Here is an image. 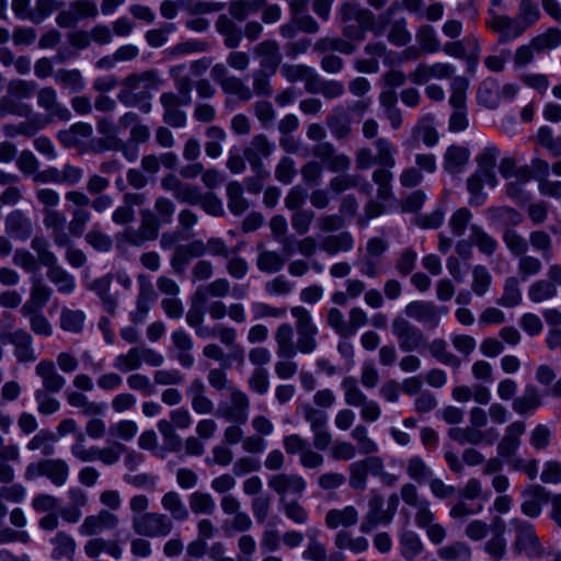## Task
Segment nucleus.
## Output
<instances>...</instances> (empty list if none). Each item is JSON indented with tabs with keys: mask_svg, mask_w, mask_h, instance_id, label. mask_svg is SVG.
Listing matches in <instances>:
<instances>
[{
	"mask_svg": "<svg viewBox=\"0 0 561 561\" xmlns=\"http://www.w3.org/2000/svg\"><path fill=\"white\" fill-rule=\"evenodd\" d=\"M403 8L402 2L396 0L378 16L367 8H362L352 2L341 3L336 19L342 24L341 33L350 39L362 42L369 31L375 36H380L386 31L393 15Z\"/></svg>",
	"mask_w": 561,
	"mask_h": 561,
	"instance_id": "1",
	"label": "nucleus"
},
{
	"mask_svg": "<svg viewBox=\"0 0 561 561\" xmlns=\"http://www.w3.org/2000/svg\"><path fill=\"white\" fill-rule=\"evenodd\" d=\"M161 84L162 79L156 69L129 73L121 82L117 100L125 106L137 107L148 114L152 107V91L158 90Z\"/></svg>",
	"mask_w": 561,
	"mask_h": 561,
	"instance_id": "2",
	"label": "nucleus"
},
{
	"mask_svg": "<svg viewBox=\"0 0 561 561\" xmlns=\"http://www.w3.org/2000/svg\"><path fill=\"white\" fill-rule=\"evenodd\" d=\"M69 466L61 458H43L26 466L24 477L26 480L47 478L54 485L62 486L69 477Z\"/></svg>",
	"mask_w": 561,
	"mask_h": 561,
	"instance_id": "3",
	"label": "nucleus"
},
{
	"mask_svg": "<svg viewBox=\"0 0 561 561\" xmlns=\"http://www.w3.org/2000/svg\"><path fill=\"white\" fill-rule=\"evenodd\" d=\"M131 527L135 534L145 538L168 537L174 524L168 514L147 512L142 515L131 516Z\"/></svg>",
	"mask_w": 561,
	"mask_h": 561,
	"instance_id": "4",
	"label": "nucleus"
},
{
	"mask_svg": "<svg viewBox=\"0 0 561 561\" xmlns=\"http://www.w3.org/2000/svg\"><path fill=\"white\" fill-rule=\"evenodd\" d=\"M515 533V539L512 549L516 554L524 553L528 558H539L543 553V548L535 527L527 520L513 518L511 520Z\"/></svg>",
	"mask_w": 561,
	"mask_h": 561,
	"instance_id": "5",
	"label": "nucleus"
},
{
	"mask_svg": "<svg viewBox=\"0 0 561 561\" xmlns=\"http://www.w3.org/2000/svg\"><path fill=\"white\" fill-rule=\"evenodd\" d=\"M65 198L72 204L67 229L71 237L79 238L84 233L92 219V214L89 210L90 197L81 191H68Z\"/></svg>",
	"mask_w": 561,
	"mask_h": 561,
	"instance_id": "6",
	"label": "nucleus"
},
{
	"mask_svg": "<svg viewBox=\"0 0 561 561\" xmlns=\"http://www.w3.org/2000/svg\"><path fill=\"white\" fill-rule=\"evenodd\" d=\"M391 332L398 341L399 348L404 353L420 351L426 346L424 332L402 316H397L392 320Z\"/></svg>",
	"mask_w": 561,
	"mask_h": 561,
	"instance_id": "7",
	"label": "nucleus"
},
{
	"mask_svg": "<svg viewBox=\"0 0 561 561\" xmlns=\"http://www.w3.org/2000/svg\"><path fill=\"white\" fill-rule=\"evenodd\" d=\"M448 312L445 306H437L433 301L413 300L404 308L408 318L424 324L430 329H435L440 322L442 316Z\"/></svg>",
	"mask_w": 561,
	"mask_h": 561,
	"instance_id": "8",
	"label": "nucleus"
},
{
	"mask_svg": "<svg viewBox=\"0 0 561 561\" xmlns=\"http://www.w3.org/2000/svg\"><path fill=\"white\" fill-rule=\"evenodd\" d=\"M273 150L274 145L263 134L253 136L243 150V157L260 178H268L270 175V172L264 168L263 159L268 158Z\"/></svg>",
	"mask_w": 561,
	"mask_h": 561,
	"instance_id": "9",
	"label": "nucleus"
},
{
	"mask_svg": "<svg viewBox=\"0 0 561 561\" xmlns=\"http://www.w3.org/2000/svg\"><path fill=\"white\" fill-rule=\"evenodd\" d=\"M268 488L278 495V502L289 495L300 497L307 489L304 477L297 473L279 472L272 474L267 480Z\"/></svg>",
	"mask_w": 561,
	"mask_h": 561,
	"instance_id": "10",
	"label": "nucleus"
},
{
	"mask_svg": "<svg viewBox=\"0 0 561 561\" xmlns=\"http://www.w3.org/2000/svg\"><path fill=\"white\" fill-rule=\"evenodd\" d=\"M126 446L119 442H113L105 447L90 446L89 448L77 447L73 450V457L82 462H92L100 460L105 466L117 463L125 453Z\"/></svg>",
	"mask_w": 561,
	"mask_h": 561,
	"instance_id": "11",
	"label": "nucleus"
},
{
	"mask_svg": "<svg viewBox=\"0 0 561 561\" xmlns=\"http://www.w3.org/2000/svg\"><path fill=\"white\" fill-rule=\"evenodd\" d=\"M350 486L354 490L363 491L367 485L368 474L381 476L383 473V460L378 456H367L366 458L350 465Z\"/></svg>",
	"mask_w": 561,
	"mask_h": 561,
	"instance_id": "12",
	"label": "nucleus"
},
{
	"mask_svg": "<svg viewBox=\"0 0 561 561\" xmlns=\"http://www.w3.org/2000/svg\"><path fill=\"white\" fill-rule=\"evenodd\" d=\"M39 108L47 114L48 122H69L72 117L70 110L58 101L57 91L53 87H43L36 92Z\"/></svg>",
	"mask_w": 561,
	"mask_h": 561,
	"instance_id": "13",
	"label": "nucleus"
},
{
	"mask_svg": "<svg viewBox=\"0 0 561 561\" xmlns=\"http://www.w3.org/2000/svg\"><path fill=\"white\" fill-rule=\"evenodd\" d=\"M383 496L375 491L368 501V511L360 523V531L371 533L379 525H389L393 519V512L383 508Z\"/></svg>",
	"mask_w": 561,
	"mask_h": 561,
	"instance_id": "14",
	"label": "nucleus"
},
{
	"mask_svg": "<svg viewBox=\"0 0 561 561\" xmlns=\"http://www.w3.org/2000/svg\"><path fill=\"white\" fill-rule=\"evenodd\" d=\"M486 24L499 35L500 43H508L526 31L525 25L516 18L499 14L493 9H489Z\"/></svg>",
	"mask_w": 561,
	"mask_h": 561,
	"instance_id": "15",
	"label": "nucleus"
},
{
	"mask_svg": "<svg viewBox=\"0 0 561 561\" xmlns=\"http://www.w3.org/2000/svg\"><path fill=\"white\" fill-rule=\"evenodd\" d=\"M0 341L14 346V356L21 363H30L36 359L33 350V337L24 329L0 332Z\"/></svg>",
	"mask_w": 561,
	"mask_h": 561,
	"instance_id": "16",
	"label": "nucleus"
},
{
	"mask_svg": "<svg viewBox=\"0 0 561 561\" xmlns=\"http://www.w3.org/2000/svg\"><path fill=\"white\" fill-rule=\"evenodd\" d=\"M137 282L138 295L136 298V309L130 313V320L134 323H141L146 319L158 296L147 275L139 274L137 276Z\"/></svg>",
	"mask_w": 561,
	"mask_h": 561,
	"instance_id": "17",
	"label": "nucleus"
},
{
	"mask_svg": "<svg viewBox=\"0 0 561 561\" xmlns=\"http://www.w3.org/2000/svg\"><path fill=\"white\" fill-rule=\"evenodd\" d=\"M230 405L219 409L218 414L228 422L245 424L249 419L250 400L247 393L237 387H229Z\"/></svg>",
	"mask_w": 561,
	"mask_h": 561,
	"instance_id": "18",
	"label": "nucleus"
},
{
	"mask_svg": "<svg viewBox=\"0 0 561 561\" xmlns=\"http://www.w3.org/2000/svg\"><path fill=\"white\" fill-rule=\"evenodd\" d=\"M253 55L259 59V70L276 73L282 64L283 56L275 39H264L253 47Z\"/></svg>",
	"mask_w": 561,
	"mask_h": 561,
	"instance_id": "19",
	"label": "nucleus"
},
{
	"mask_svg": "<svg viewBox=\"0 0 561 561\" xmlns=\"http://www.w3.org/2000/svg\"><path fill=\"white\" fill-rule=\"evenodd\" d=\"M119 524V518L107 510H101L98 514L89 515L79 527L82 536H95L104 530L115 529Z\"/></svg>",
	"mask_w": 561,
	"mask_h": 561,
	"instance_id": "20",
	"label": "nucleus"
},
{
	"mask_svg": "<svg viewBox=\"0 0 561 561\" xmlns=\"http://www.w3.org/2000/svg\"><path fill=\"white\" fill-rule=\"evenodd\" d=\"M524 501L520 511L530 518H537L542 512V506L550 501V493L539 484L528 485L523 492Z\"/></svg>",
	"mask_w": 561,
	"mask_h": 561,
	"instance_id": "21",
	"label": "nucleus"
},
{
	"mask_svg": "<svg viewBox=\"0 0 561 561\" xmlns=\"http://www.w3.org/2000/svg\"><path fill=\"white\" fill-rule=\"evenodd\" d=\"M456 72V67L449 62H436L434 65L420 64L409 75L410 80L415 84H424L431 79H450Z\"/></svg>",
	"mask_w": 561,
	"mask_h": 561,
	"instance_id": "22",
	"label": "nucleus"
},
{
	"mask_svg": "<svg viewBox=\"0 0 561 561\" xmlns=\"http://www.w3.org/2000/svg\"><path fill=\"white\" fill-rule=\"evenodd\" d=\"M42 214L43 224L45 228L50 231L54 243L59 248L69 245L71 236L69 234V231H66V216L57 209L42 210Z\"/></svg>",
	"mask_w": 561,
	"mask_h": 561,
	"instance_id": "23",
	"label": "nucleus"
},
{
	"mask_svg": "<svg viewBox=\"0 0 561 561\" xmlns=\"http://www.w3.org/2000/svg\"><path fill=\"white\" fill-rule=\"evenodd\" d=\"M4 228L8 236L21 241L30 239L34 230L31 218L20 209H14L7 215Z\"/></svg>",
	"mask_w": 561,
	"mask_h": 561,
	"instance_id": "24",
	"label": "nucleus"
},
{
	"mask_svg": "<svg viewBox=\"0 0 561 561\" xmlns=\"http://www.w3.org/2000/svg\"><path fill=\"white\" fill-rule=\"evenodd\" d=\"M325 124L335 140H345L352 135V119L347 110L342 105L332 108L327 116Z\"/></svg>",
	"mask_w": 561,
	"mask_h": 561,
	"instance_id": "25",
	"label": "nucleus"
},
{
	"mask_svg": "<svg viewBox=\"0 0 561 561\" xmlns=\"http://www.w3.org/2000/svg\"><path fill=\"white\" fill-rule=\"evenodd\" d=\"M526 425L523 421H515L505 428V434L497 444L500 457L510 458L515 455L519 445L520 436L525 433Z\"/></svg>",
	"mask_w": 561,
	"mask_h": 561,
	"instance_id": "26",
	"label": "nucleus"
},
{
	"mask_svg": "<svg viewBox=\"0 0 561 561\" xmlns=\"http://www.w3.org/2000/svg\"><path fill=\"white\" fill-rule=\"evenodd\" d=\"M171 340L174 348L178 351L176 359L179 364L184 368H191L195 362L191 353L194 346L191 335L180 329L172 332Z\"/></svg>",
	"mask_w": 561,
	"mask_h": 561,
	"instance_id": "27",
	"label": "nucleus"
},
{
	"mask_svg": "<svg viewBox=\"0 0 561 561\" xmlns=\"http://www.w3.org/2000/svg\"><path fill=\"white\" fill-rule=\"evenodd\" d=\"M35 373L41 377L43 387L48 392L57 393L66 383L65 378L58 374L51 360H41L35 367Z\"/></svg>",
	"mask_w": 561,
	"mask_h": 561,
	"instance_id": "28",
	"label": "nucleus"
},
{
	"mask_svg": "<svg viewBox=\"0 0 561 561\" xmlns=\"http://www.w3.org/2000/svg\"><path fill=\"white\" fill-rule=\"evenodd\" d=\"M357 522L358 512L353 505L329 510L324 517L325 526L330 529H336L339 527L348 528L356 525Z\"/></svg>",
	"mask_w": 561,
	"mask_h": 561,
	"instance_id": "29",
	"label": "nucleus"
},
{
	"mask_svg": "<svg viewBox=\"0 0 561 561\" xmlns=\"http://www.w3.org/2000/svg\"><path fill=\"white\" fill-rule=\"evenodd\" d=\"M112 277L105 275L94 279L90 284V289L93 290L100 298L104 310L111 316H115L117 308V294L111 293Z\"/></svg>",
	"mask_w": 561,
	"mask_h": 561,
	"instance_id": "30",
	"label": "nucleus"
},
{
	"mask_svg": "<svg viewBox=\"0 0 561 561\" xmlns=\"http://www.w3.org/2000/svg\"><path fill=\"white\" fill-rule=\"evenodd\" d=\"M216 31L224 36V44L229 49L239 47L242 35L240 27L227 14H220L215 23Z\"/></svg>",
	"mask_w": 561,
	"mask_h": 561,
	"instance_id": "31",
	"label": "nucleus"
},
{
	"mask_svg": "<svg viewBox=\"0 0 561 561\" xmlns=\"http://www.w3.org/2000/svg\"><path fill=\"white\" fill-rule=\"evenodd\" d=\"M51 295V287L46 285L39 276H32L30 298L21 308H25V310L27 308L42 309L47 305Z\"/></svg>",
	"mask_w": 561,
	"mask_h": 561,
	"instance_id": "32",
	"label": "nucleus"
},
{
	"mask_svg": "<svg viewBox=\"0 0 561 561\" xmlns=\"http://www.w3.org/2000/svg\"><path fill=\"white\" fill-rule=\"evenodd\" d=\"M399 550L405 561H414L424 551V543L415 531L402 530L399 535Z\"/></svg>",
	"mask_w": 561,
	"mask_h": 561,
	"instance_id": "33",
	"label": "nucleus"
},
{
	"mask_svg": "<svg viewBox=\"0 0 561 561\" xmlns=\"http://www.w3.org/2000/svg\"><path fill=\"white\" fill-rule=\"evenodd\" d=\"M51 558L54 560H72L76 553L77 543L72 536L65 531H58L51 539Z\"/></svg>",
	"mask_w": 561,
	"mask_h": 561,
	"instance_id": "34",
	"label": "nucleus"
},
{
	"mask_svg": "<svg viewBox=\"0 0 561 561\" xmlns=\"http://www.w3.org/2000/svg\"><path fill=\"white\" fill-rule=\"evenodd\" d=\"M257 251L256 267L261 272L274 274L282 271L285 265V259L280 253L273 250H266L263 243L257 245Z\"/></svg>",
	"mask_w": 561,
	"mask_h": 561,
	"instance_id": "35",
	"label": "nucleus"
},
{
	"mask_svg": "<svg viewBox=\"0 0 561 561\" xmlns=\"http://www.w3.org/2000/svg\"><path fill=\"white\" fill-rule=\"evenodd\" d=\"M320 248L329 255L348 252L354 248V238L348 231L329 234L322 239Z\"/></svg>",
	"mask_w": 561,
	"mask_h": 561,
	"instance_id": "36",
	"label": "nucleus"
},
{
	"mask_svg": "<svg viewBox=\"0 0 561 561\" xmlns=\"http://www.w3.org/2000/svg\"><path fill=\"white\" fill-rule=\"evenodd\" d=\"M542 400L534 385H527L524 393L513 400V410L518 414H527L541 407Z\"/></svg>",
	"mask_w": 561,
	"mask_h": 561,
	"instance_id": "37",
	"label": "nucleus"
},
{
	"mask_svg": "<svg viewBox=\"0 0 561 561\" xmlns=\"http://www.w3.org/2000/svg\"><path fill=\"white\" fill-rule=\"evenodd\" d=\"M294 330L289 323H282L277 327L274 337L276 342V355L278 358L294 357Z\"/></svg>",
	"mask_w": 561,
	"mask_h": 561,
	"instance_id": "38",
	"label": "nucleus"
},
{
	"mask_svg": "<svg viewBox=\"0 0 561 561\" xmlns=\"http://www.w3.org/2000/svg\"><path fill=\"white\" fill-rule=\"evenodd\" d=\"M470 152L462 146H449L444 153V169L454 174L459 173L469 161Z\"/></svg>",
	"mask_w": 561,
	"mask_h": 561,
	"instance_id": "39",
	"label": "nucleus"
},
{
	"mask_svg": "<svg viewBox=\"0 0 561 561\" xmlns=\"http://www.w3.org/2000/svg\"><path fill=\"white\" fill-rule=\"evenodd\" d=\"M161 505L170 514L171 519L184 522L188 518V510L176 491L164 493L161 497Z\"/></svg>",
	"mask_w": 561,
	"mask_h": 561,
	"instance_id": "40",
	"label": "nucleus"
},
{
	"mask_svg": "<svg viewBox=\"0 0 561 561\" xmlns=\"http://www.w3.org/2000/svg\"><path fill=\"white\" fill-rule=\"evenodd\" d=\"M84 553L89 558H98L102 552H106L114 559H119L122 556V548L113 540H105L101 537L89 539L84 547Z\"/></svg>",
	"mask_w": 561,
	"mask_h": 561,
	"instance_id": "41",
	"label": "nucleus"
},
{
	"mask_svg": "<svg viewBox=\"0 0 561 561\" xmlns=\"http://www.w3.org/2000/svg\"><path fill=\"white\" fill-rule=\"evenodd\" d=\"M488 219L496 225L514 227L523 221V216L508 206L490 207L486 209Z\"/></svg>",
	"mask_w": 561,
	"mask_h": 561,
	"instance_id": "42",
	"label": "nucleus"
},
{
	"mask_svg": "<svg viewBox=\"0 0 561 561\" xmlns=\"http://www.w3.org/2000/svg\"><path fill=\"white\" fill-rule=\"evenodd\" d=\"M230 289L231 287L228 279L216 278L206 286L198 287L194 293V300H198L203 304L208 299V297L224 298L229 295Z\"/></svg>",
	"mask_w": 561,
	"mask_h": 561,
	"instance_id": "43",
	"label": "nucleus"
},
{
	"mask_svg": "<svg viewBox=\"0 0 561 561\" xmlns=\"http://www.w3.org/2000/svg\"><path fill=\"white\" fill-rule=\"evenodd\" d=\"M266 0H233L228 4L229 18L244 21L250 14L256 13L265 7Z\"/></svg>",
	"mask_w": 561,
	"mask_h": 561,
	"instance_id": "44",
	"label": "nucleus"
},
{
	"mask_svg": "<svg viewBox=\"0 0 561 561\" xmlns=\"http://www.w3.org/2000/svg\"><path fill=\"white\" fill-rule=\"evenodd\" d=\"M67 402L73 407L81 409L87 416L101 415L105 411V404L90 401L87 396L78 391L67 392Z\"/></svg>",
	"mask_w": 561,
	"mask_h": 561,
	"instance_id": "45",
	"label": "nucleus"
},
{
	"mask_svg": "<svg viewBox=\"0 0 561 561\" xmlns=\"http://www.w3.org/2000/svg\"><path fill=\"white\" fill-rule=\"evenodd\" d=\"M477 98L481 105L491 110L496 108L501 100V87L497 81L484 80L478 89Z\"/></svg>",
	"mask_w": 561,
	"mask_h": 561,
	"instance_id": "46",
	"label": "nucleus"
},
{
	"mask_svg": "<svg viewBox=\"0 0 561 561\" xmlns=\"http://www.w3.org/2000/svg\"><path fill=\"white\" fill-rule=\"evenodd\" d=\"M228 209L236 216L244 214L250 204L243 196V187L241 183L233 181L227 185Z\"/></svg>",
	"mask_w": 561,
	"mask_h": 561,
	"instance_id": "47",
	"label": "nucleus"
},
{
	"mask_svg": "<svg viewBox=\"0 0 561 561\" xmlns=\"http://www.w3.org/2000/svg\"><path fill=\"white\" fill-rule=\"evenodd\" d=\"M387 28V39L390 44L402 47L411 42L412 36L408 30V22L405 18L390 20Z\"/></svg>",
	"mask_w": 561,
	"mask_h": 561,
	"instance_id": "48",
	"label": "nucleus"
},
{
	"mask_svg": "<svg viewBox=\"0 0 561 561\" xmlns=\"http://www.w3.org/2000/svg\"><path fill=\"white\" fill-rule=\"evenodd\" d=\"M47 278L57 286L61 294H70L76 288V280L62 266L56 263L47 270Z\"/></svg>",
	"mask_w": 561,
	"mask_h": 561,
	"instance_id": "49",
	"label": "nucleus"
},
{
	"mask_svg": "<svg viewBox=\"0 0 561 561\" xmlns=\"http://www.w3.org/2000/svg\"><path fill=\"white\" fill-rule=\"evenodd\" d=\"M31 249L36 253L35 257L39 266H45L48 270L58 263L57 256L50 250V244L45 237L35 236L31 241Z\"/></svg>",
	"mask_w": 561,
	"mask_h": 561,
	"instance_id": "50",
	"label": "nucleus"
},
{
	"mask_svg": "<svg viewBox=\"0 0 561 561\" xmlns=\"http://www.w3.org/2000/svg\"><path fill=\"white\" fill-rule=\"evenodd\" d=\"M413 137L421 138L427 147H433L438 142V133L434 127V116L427 114L423 116L412 131Z\"/></svg>",
	"mask_w": 561,
	"mask_h": 561,
	"instance_id": "51",
	"label": "nucleus"
},
{
	"mask_svg": "<svg viewBox=\"0 0 561 561\" xmlns=\"http://www.w3.org/2000/svg\"><path fill=\"white\" fill-rule=\"evenodd\" d=\"M85 313L82 310H73L64 307L60 312V329L75 334L83 331Z\"/></svg>",
	"mask_w": 561,
	"mask_h": 561,
	"instance_id": "52",
	"label": "nucleus"
},
{
	"mask_svg": "<svg viewBox=\"0 0 561 561\" xmlns=\"http://www.w3.org/2000/svg\"><path fill=\"white\" fill-rule=\"evenodd\" d=\"M447 347V342L443 339H434L428 344V351L434 358L444 365L458 369L461 365V360L458 356L448 352Z\"/></svg>",
	"mask_w": 561,
	"mask_h": 561,
	"instance_id": "53",
	"label": "nucleus"
},
{
	"mask_svg": "<svg viewBox=\"0 0 561 561\" xmlns=\"http://www.w3.org/2000/svg\"><path fill=\"white\" fill-rule=\"evenodd\" d=\"M55 81L71 93L80 92L85 83L78 69H58L55 73Z\"/></svg>",
	"mask_w": 561,
	"mask_h": 561,
	"instance_id": "54",
	"label": "nucleus"
},
{
	"mask_svg": "<svg viewBox=\"0 0 561 561\" xmlns=\"http://www.w3.org/2000/svg\"><path fill=\"white\" fill-rule=\"evenodd\" d=\"M334 545L337 549H348L353 553H363L367 551L369 543L365 537H353L346 530H340L334 537Z\"/></svg>",
	"mask_w": 561,
	"mask_h": 561,
	"instance_id": "55",
	"label": "nucleus"
},
{
	"mask_svg": "<svg viewBox=\"0 0 561 561\" xmlns=\"http://www.w3.org/2000/svg\"><path fill=\"white\" fill-rule=\"evenodd\" d=\"M341 388L344 392V401L347 405L359 407L367 400L366 394L358 386V381L353 376H346L341 381Z\"/></svg>",
	"mask_w": 561,
	"mask_h": 561,
	"instance_id": "56",
	"label": "nucleus"
},
{
	"mask_svg": "<svg viewBox=\"0 0 561 561\" xmlns=\"http://www.w3.org/2000/svg\"><path fill=\"white\" fill-rule=\"evenodd\" d=\"M221 91L228 95H236L240 102H249L252 91L239 77L230 75L220 85Z\"/></svg>",
	"mask_w": 561,
	"mask_h": 561,
	"instance_id": "57",
	"label": "nucleus"
},
{
	"mask_svg": "<svg viewBox=\"0 0 561 561\" xmlns=\"http://www.w3.org/2000/svg\"><path fill=\"white\" fill-rule=\"evenodd\" d=\"M21 313L30 319V328L35 334L43 336L53 334L51 325L42 309L21 308Z\"/></svg>",
	"mask_w": 561,
	"mask_h": 561,
	"instance_id": "58",
	"label": "nucleus"
},
{
	"mask_svg": "<svg viewBox=\"0 0 561 561\" xmlns=\"http://www.w3.org/2000/svg\"><path fill=\"white\" fill-rule=\"evenodd\" d=\"M558 295V289L553 286V282L545 279H538L534 282L528 288V298L533 302H542L554 298Z\"/></svg>",
	"mask_w": 561,
	"mask_h": 561,
	"instance_id": "59",
	"label": "nucleus"
},
{
	"mask_svg": "<svg viewBox=\"0 0 561 561\" xmlns=\"http://www.w3.org/2000/svg\"><path fill=\"white\" fill-rule=\"evenodd\" d=\"M149 241L152 240L139 227H127L116 236V245L118 249L124 248L125 245L140 248Z\"/></svg>",
	"mask_w": 561,
	"mask_h": 561,
	"instance_id": "60",
	"label": "nucleus"
},
{
	"mask_svg": "<svg viewBox=\"0 0 561 561\" xmlns=\"http://www.w3.org/2000/svg\"><path fill=\"white\" fill-rule=\"evenodd\" d=\"M405 472L409 478L416 481L417 483L428 481L433 476V470L420 456H413L408 459Z\"/></svg>",
	"mask_w": 561,
	"mask_h": 561,
	"instance_id": "61",
	"label": "nucleus"
},
{
	"mask_svg": "<svg viewBox=\"0 0 561 561\" xmlns=\"http://www.w3.org/2000/svg\"><path fill=\"white\" fill-rule=\"evenodd\" d=\"M191 511L196 514L211 515L215 513L216 504L209 493L195 491L188 496Z\"/></svg>",
	"mask_w": 561,
	"mask_h": 561,
	"instance_id": "62",
	"label": "nucleus"
},
{
	"mask_svg": "<svg viewBox=\"0 0 561 561\" xmlns=\"http://www.w3.org/2000/svg\"><path fill=\"white\" fill-rule=\"evenodd\" d=\"M284 515L295 524L305 525L309 519L307 508L297 500L283 499L278 502Z\"/></svg>",
	"mask_w": 561,
	"mask_h": 561,
	"instance_id": "63",
	"label": "nucleus"
},
{
	"mask_svg": "<svg viewBox=\"0 0 561 561\" xmlns=\"http://www.w3.org/2000/svg\"><path fill=\"white\" fill-rule=\"evenodd\" d=\"M470 231L471 242L477 245L480 252L485 255H492L495 252L497 248V241L493 237H491L477 225H472L470 227Z\"/></svg>",
	"mask_w": 561,
	"mask_h": 561,
	"instance_id": "64",
	"label": "nucleus"
}]
</instances>
